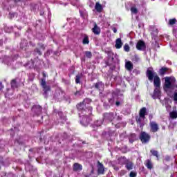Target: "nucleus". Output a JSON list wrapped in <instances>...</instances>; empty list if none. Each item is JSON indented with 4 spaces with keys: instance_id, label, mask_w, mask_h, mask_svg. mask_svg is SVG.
<instances>
[{
    "instance_id": "2eb2a0df",
    "label": "nucleus",
    "mask_w": 177,
    "mask_h": 177,
    "mask_svg": "<svg viewBox=\"0 0 177 177\" xmlns=\"http://www.w3.org/2000/svg\"><path fill=\"white\" fill-rule=\"evenodd\" d=\"M95 88L97 89H103L104 88V84L102 82H99L95 84Z\"/></svg>"
},
{
    "instance_id": "7ed1b4c3",
    "label": "nucleus",
    "mask_w": 177,
    "mask_h": 177,
    "mask_svg": "<svg viewBox=\"0 0 177 177\" xmlns=\"http://www.w3.org/2000/svg\"><path fill=\"white\" fill-rule=\"evenodd\" d=\"M157 74L154 73V71H153V68H149L147 71V76L148 77V79L149 81H153V78L156 77Z\"/></svg>"
},
{
    "instance_id": "bb28decb",
    "label": "nucleus",
    "mask_w": 177,
    "mask_h": 177,
    "mask_svg": "<svg viewBox=\"0 0 177 177\" xmlns=\"http://www.w3.org/2000/svg\"><path fill=\"white\" fill-rule=\"evenodd\" d=\"M124 50L125 52H129V46L128 44H125L124 46Z\"/></svg>"
},
{
    "instance_id": "5701e85b",
    "label": "nucleus",
    "mask_w": 177,
    "mask_h": 177,
    "mask_svg": "<svg viewBox=\"0 0 177 177\" xmlns=\"http://www.w3.org/2000/svg\"><path fill=\"white\" fill-rule=\"evenodd\" d=\"M85 55H86V57H88L89 59H91V57H92V53H91L89 51H86Z\"/></svg>"
},
{
    "instance_id": "dca6fc26",
    "label": "nucleus",
    "mask_w": 177,
    "mask_h": 177,
    "mask_svg": "<svg viewBox=\"0 0 177 177\" xmlns=\"http://www.w3.org/2000/svg\"><path fill=\"white\" fill-rule=\"evenodd\" d=\"M146 167L149 169H151V168H153V164H151V161L150 160H147L146 161Z\"/></svg>"
},
{
    "instance_id": "393cba45",
    "label": "nucleus",
    "mask_w": 177,
    "mask_h": 177,
    "mask_svg": "<svg viewBox=\"0 0 177 177\" xmlns=\"http://www.w3.org/2000/svg\"><path fill=\"white\" fill-rule=\"evenodd\" d=\"M80 80H81V75H78L76 76L75 79L76 84H80Z\"/></svg>"
},
{
    "instance_id": "6e6552de",
    "label": "nucleus",
    "mask_w": 177,
    "mask_h": 177,
    "mask_svg": "<svg viewBox=\"0 0 177 177\" xmlns=\"http://www.w3.org/2000/svg\"><path fill=\"white\" fill-rule=\"evenodd\" d=\"M97 164L98 174L103 175V174H104V166H103V164L100 163V162H98Z\"/></svg>"
},
{
    "instance_id": "412c9836",
    "label": "nucleus",
    "mask_w": 177,
    "mask_h": 177,
    "mask_svg": "<svg viewBox=\"0 0 177 177\" xmlns=\"http://www.w3.org/2000/svg\"><path fill=\"white\" fill-rule=\"evenodd\" d=\"M151 154H153V156H154L155 157H157V158H158V152L157 151L151 150Z\"/></svg>"
},
{
    "instance_id": "1a4fd4ad",
    "label": "nucleus",
    "mask_w": 177,
    "mask_h": 177,
    "mask_svg": "<svg viewBox=\"0 0 177 177\" xmlns=\"http://www.w3.org/2000/svg\"><path fill=\"white\" fill-rule=\"evenodd\" d=\"M92 31L95 35H99L100 34V28L97 26L96 24H95L94 27L92 28Z\"/></svg>"
},
{
    "instance_id": "9d476101",
    "label": "nucleus",
    "mask_w": 177,
    "mask_h": 177,
    "mask_svg": "<svg viewBox=\"0 0 177 177\" xmlns=\"http://www.w3.org/2000/svg\"><path fill=\"white\" fill-rule=\"evenodd\" d=\"M125 67L127 70L131 71V70H133V64H132L130 61H127L125 64Z\"/></svg>"
},
{
    "instance_id": "473e14b6",
    "label": "nucleus",
    "mask_w": 177,
    "mask_h": 177,
    "mask_svg": "<svg viewBox=\"0 0 177 177\" xmlns=\"http://www.w3.org/2000/svg\"><path fill=\"white\" fill-rule=\"evenodd\" d=\"M113 32H115H115H117V28H113Z\"/></svg>"
},
{
    "instance_id": "9b49d317",
    "label": "nucleus",
    "mask_w": 177,
    "mask_h": 177,
    "mask_svg": "<svg viewBox=\"0 0 177 177\" xmlns=\"http://www.w3.org/2000/svg\"><path fill=\"white\" fill-rule=\"evenodd\" d=\"M115 47L116 49H121V48H122V41H121V39L119 38L116 39Z\"/></svg>"
},
{
    "instance_id": "ddd939ff",
    "label": "nucleus",
    "mask_w": 177,
    "mask_h": 177,
    "mask_svg": "<svg viewBox=\"0 0 177 177\" xmlns=\"http://www.w3.org/2000/svg\"><path fill=\"white\" fill-rule=\"evenodd\" d=\"M73 171H82V165L78 163L73 165Z\"/></svg>"
},
{
    "instance_id": "cd10ccee",
    "label": "nucleus",
    "mask_w": 177,
    "mask_h": 177,
    "mask_svg": "<svg viewBox=\"0 0 177 177\" xmlns=\"http://www.w3.org/2000/svg\"><path fill=\"white\" fill-rule=\"evenodd\" d=\"M41 85L43 88L46 86V82L45 81V80H41Z\"/></svg>"
},
{
    "instance_id": "c9c22d12",
    "label": "nucleus",
    "mask_w": 177,
    "mask_h": 177,
    "mask_svg": "<svg viewBox=\"0 0 177 177\" xmlns=\"http://www.w3.org/2000/svg\"><path fill=\"white\" fill-rule=\"evenodd\" d=\"M85 102H91V100L89 99L85 100Z\"/></svg>"
},
{
    "instance_id": "e433bc0d",
    "label": "nucleus",
    "mask_w": 177,
    "mask_h": 177,
    "mask_svg": "<svg viewBox=\"0 0 177 177\" xmlns=\"http://www.w3.org/2000/svg\"><path fill=\"white\" fill-rule=\"evenodd\" d=\"M116 106H120V102H116Z\"/></svg>"
},
{
    "instance_id": "2f4dec72",
    "label": "nucleus",
    "mask_w": 177,
    "mask_h": 177,
    "mask_svg": "<svg viewBox=\"0 0 177 177\" xmlns=\"http://www.w3.org/2000/svg\"><path fill=\"white\" fill-rule=\"evenodd\" d=\"M125 174H127V171L125 170H122L120 171V175L122 176V175H125Z\"/></svg>"
},
{
    "instance_id": "72a5a7b5",
    "label": "nucleus",
    "mask_w": 177,
    "mask_h": 177,
    "mask_svg": "<svg viewBox=\"0 0 177 177\" xmlns=\"http://www.w3.org/2000/svg\"><path fill=\"white\" fill-rule=\"evenodd\" d=\"M2 88H3V86H2V83H0V88L2 89Z\"/></svg>"
},
{
    "instance_id": "7c9ffc66",
    "label": "nucleus",
    "mask_w": 177,
    "mask_h": 177,
    "mask_svg": "<svg viewBox=\"0 0 177 177\" xmlns=\"http://www.w3.org/2000/svg\"><path fill=\"white\" fill-rule=\"evenodd\" d=\"M174 100L177 102V92H176L174 95Z\"/></svg>"
},
{
    "instance_id": "f704fd0d",
    "label": "nucleus",
    "mask_w": 177,
    "mask_h": 177,
    "mask_svg": "<svg viewBox=\"0 0 177 177\" xmlns=\"http://www.w3.org/2000/svg\"><path fill=\"white\" fill-rule=\"evenodd\" d=\"M166 107H167V110H169V109H171V106H167Z\"/></svg>"
},
{
    "instance_id": "6ab92c4d",
    "label": "nucleus",
    "mask_w": 177,
    "mask_h": 177,
    "mask_svg": "<svg viewBox=\"0 0 177 177\" xmlns=\"http://www.w3.org/2000/svg\"><path fill=\"white\" fill-rule=\"evenodd\" d=\"M167 68H162L160 70V71H159L160 75H164V73H167Z\"/></svg>"
},
{
    "instance_id": "a878e982",
    "label": "nucleus",
    "mask_w": 177,
    "mask_h": 177,
    "mask_svg": "<svg viewBox=\"0 0 177 177\" xmlns=\"http://www.w3.org/2000/svg\"><path fill=\"white\" fill-rule=\"evenodd\" d=\"M43 88H44L45 93H46V92H48V91H50V87H49V86H46L45 87H43Z\"/></svg>"
},
{
    "instance_id": "b1692460",
    "label": "nucleus",
    "mask_w": 177,
    "mask_h": 177,
    "mask_svg": "<svg viewBox=\"0 0 177 177\" xmlns=\"http://www.w3.org/2000/svg\"><path fill=\"white\" fill-rule=\"evenodd\" d=\"M175 23H176V19H172L169 20V24L171 26H174V24H175Z\"/></svg>"
},
{
    "instance_id": "aec40b11",
    "label": "nucleus",
    "mask_w": 177,
    "mask_h": 177,
    "mask_svg": "<svg viewBox=\"0 0 177 177\" xmlns=\"http://www.w3.org/2000/svg\"><path fill=\"white\" fill-rule=\"evenodd\" d=\"M133 167V165H132V162H129V163L127 164L126 168L129 170L132 169V167Z\"/></svg>"
},
{
    "instance_id": "f8f14e48",
    "label": "nucleus",
    "mask_w": 177,
    "mask_h": 177,
    "mask_svg": "<svg viewBox=\"0 0 177 177\" xmlns=\"http://www.w3.org/2000/svg\"><path fill=\"white\" fill-rule=\"evenodd\" d=\"M95 9V10H97V12L100 13L102 12V10H103V6H102V4H100L99 3H96Z\"/></svg>"
},
{
    "instance_id": "4468645a",
    "label": "nucleus",
    "mask_w": 177,
    "mask_h": 177,
    "mask_svg": "<svg viewBox=\"0 0 177 177\" xmlns=\"http://www.w3.org/2000/svg\"><path fill=\"white\" fill-rule=\"evenodd\" d=\"M155 97H160V87H156L153 92Z\"/></svg>"
},
{
    "instance_id": "4be33fe9",
    "label": "nucleus",
    "mask_w": 177,
    "mask_h": 177,
    "mask_svg": "<svg viewBox=\"0 0 177 177\" xmlns=\"http://www.w3.org/2000/svg\"><path fill=\"white\" fill-rule=\"evenodd\" d=\"M131 12L136 15V13H138V9L136 7H131Z\"/></svg>"
},
{
    "instance_id": "39448f33",
    "label": "nucleus",
    "mask_w": 177,
    "mask_h": 177,
    "mask_svg": "<svg viewBox=\"0 0 177 177\" xmlns=\"http://www.w3.org/2000/svg\"><path fill=\"white\" fill-rule=\"evenodd\" d=\"M136 48L137 49H138V50H143V49H145L146 45L145 44V42H143V41L140 40L137 43Z\"/></svg>"
},
{
    "instance_id": "c85d7f7f",
    "label": "nucleus",
    "mask_w": 177,
    "mask_h": 177,
    "mask_svg": "<svg viewBox=\"0 0 177 177\" xmlns=\"http://www.w3.org/2000/svg\"><path fill=\"white\" fill-rule=\"evenodd\" d=\"M11 86H12V88H16V80H13L11 82Z\"/></svg>"
},
{
    "instance_id": "0eeeda50",
    "label": "nucleus",
    "mask_w": 177,
    "mask_h": 177,
    "mask_svg": "<svg viewBox=\"0 0 177 177\" xmlns=\"http://www.w3.org/2000/svg\"><path fill=\"white\" fill-rule=\"evenodd\" d=\"M153 84L156 88H160V85H161V82L160 81V77L158 75L154 76Z\"/></svg>"
},
{
    "instance_id": "f3484780",
    "label": "nucleus",
    "mask_w": 177,
    "mask_h": 177,
    "mask_svg": "<svg viewBox=\"0 0 177 177\" xmlns=\"http://www.w3.org/2000/svg\"><path fill=\"white\" fill-rule=\"evenodd\" d=\"M83 44L84 45H88V44H89V38H88V36H85L83 39Z\"/></svg>"
},
{
    "instance_id": "f257e3e1",
    "label": "nucleus",
    "mask_w": 177,
    "mask_h": 177,
    "mask_svg": "<svg viewBox=\"0 0 177 177\" xmlns=\"http://www.w3.org/2000/svg\"><path fill=\"white\" fill-rule=\"evenodd\" d=\"M176 81L175 77H165V90L167 91V89H171Z\"/></svg>"
},
{
    "instance_id": "58836bf2",
    "label": "nucleus",
    "mask_w": 177,
    "mask_h": 177,
    "mask_svg": "<svg viewBox=\"0 0 177 177\" xmlns=\"http://www.w3.org/2000/svg\"><path fill=\"white\" fill-rule=\"evenodd\" d=\"M114 169H115L116 171H118V168H116V169H115V168H114Z\"/></svg>"
},
{
    "instance_id": "f03ea898",
    "label": "nucleus",
    "mask_w": 177,
    "mask_h": 177,
    "mask_svg": "<svg viewBox=\"0 0 177 177\" xmlns=\"http://www.w3.org/2000/svg\"><path fill=\"white\" fill-rule=\"evenodd\" d=\"M140 139L142 143H147L150 140V136L146 132H142L140 136Z\"/></svg>"
},
{
    "instance_id": "c756f323",
    "label": "nucleus",
    "mask_w": 177,
    "mask_h": 177,
    "mask_svg": "<svg viewBox=\"0 0 177 177\" xmlns=\"http://www.w3.org/2000/svg\"><path fill=\"white\" fill-rule=\"evenodd\" d=\"M129 176L130 177H136V173H135L133 171H131Z\"/></svg>"
},
{
    "instance_id": "423d86ee",
    "label": "nucleus",
    "mask_w": 177,
    "mask_h": 177,
    "mask_svg": "<svg viewBox=\"0 0 177 177\" xmlns=\"http://www.w3.org/2000/svg\"><path fill=\"white\" fill-rule=\"evenodd\" d=\"M150 127L151 132H157L158 131V124L156 122H151Z\"/></svg>"
},
{
    "instance_id": "a211bd4d",
    "label": "nucleus",
    "mask_w": 177,
    "mask_h": 177,
    "mask_svg": "<svg viewBox=\"0 0 177 177\" xmlns=\"http://www.w3.org/2000/svg\"><path fill=\"white\" fill-rule=\"evenodd\" d=\"M170 117H171V118H177V112L176 111L171 112Z\"/></svg>"
},
{
    "instance_id": "4c0bfd02",
    "label": "nucleus",
    "mask_w": 177,
    "mask_h": 177,
    "mask_svg": "<svg viewBox=\"0 0 177 177\" xmlns=\"http://www.w3.org/2000/svg\"><path fill=\"white\" fill-rule=\"evenodd\" d=\"M92 111V108H90V113H91Z\"/></svg>"
},
{
    "instance_id": "20e7f679",
    "label": "nucleus",
    "mask_w": 177,
    "mask_h": 177,
    "mask_svg": "<svg viewBox=\"0 0 177 177\" xmlns=\"http://www.w3.org/2000/svg\"><path fill=\"white\" fill-rule=\"evenodd\" d=\"M140 118L137 119V122H142V120H145V115H146V108H142L139 112Z\"/></svg>"
}]
</instances>
